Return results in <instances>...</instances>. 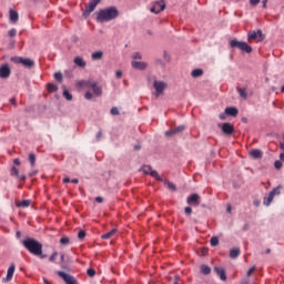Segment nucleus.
<instances>
[{
    "label": "nucleus",
    "instance_id": "nucleus-1",
    "mask_svg": "<svg viewBox=\"0 0 284 284\" xmlns=\"http://www.w3.org/2000/svg\"><path fill=\"white\" fill-rule=\"evenodd\" d=\"M78 88H81L82 90H92L91 91H87L84 94V98L87 99V101H92V99H94V97H101V94H103V89L101 88V85H99L98 81L94 80H81L79 82H77Z\"/></svg>",
    "mask_w": 284,
    "mask_h": 284
},
{
    "label": "nucleus",
    "instance_id": "nucleus-2",
    "mask_svg": "<svg viewBox=\"0 0 284 284\" xmlns=\"http://www.w3.org/2000/svg\"><path fill=\"white\" fill-rule=\"evenodd\" d=\"M114 19H119V9L116 7L100 9L97 12V21L99 23H108L114 21Z\"/></svg>",
    "mask_w": 284,
    "mask_h": 284
},
{
    "label": "nucleus",
    "instance_id": "nucleus-3",
    "mask_svg": "<svg viewBox=\"0 0 284 284\" xmlns=\"http://www.w3.org/2000/svg\"><path fill=\"white\" fill-rule=\"evenodd\" d=\"M22 245L30 254H33V256H41V254H43V244L32 237L23 240Z\"/></svg>",
    "mask_w": 284,
    "mask_h": 284
},
{
    "label": "nucleus",
    "instance_id": "nucleus-4",
    "mask_svg": "<svg viewBox=\"0 0 284 284\" xmlns=\"http://www.w3.org/2000/svg\"><path fill=\"white\" fill-rule=\"evenodd\" d=\"M230 45L232 48H237L242 52H246V54L252 53V47L247 44V42L239 41L236 38L230 41Z\"/></svg>",
    "mask_w": 284,
    "mask_h": 284
},
{
    "label": "nucleus",
    "instance_id": "nucleus-5",
    "mask_svg": "<svg viewBox=\"0 0 284 284\" xmlns=\"http://www.w3.org/2000/svg\"><path fill=\"white\" fill-rule=\"evenodd\" d=\"M278 194H281V186L273 189L270 192L268 196L264 197V201H263L264 205L266 207H270V205H272V201H274V196H278Z\"/></svg>",
    "mask_w": 284,
    "mask_h": 284
},
{
    "label": "nucleus",
    "instance_id": "nucleus-6",
    "mask_svg": "<svg viewBox=\"0 0 284 284\" xmlns=\"http://www.w3.org/2000/svg\"><path fill=\"white\" fill-rule=\"evenodd\" d=\"M153 88L155 90V95L161 97V94L165 92V88H168V83L164 81L154 80Z\"/></svg>",
    "mask_w": 284,
    "mask_h": 284
},
{
    "label": "nucleus",
    "instance_id": "nucleus-7",
    "mask_svg": "<svg viewBox=\"0 0 284 284\" xmlns=\"http://www.w3.org/2000/svg\"><path fill=\"white\" fill-rule=\"evenodd\" d=\"M263 39H265V36L263 34L262 30L248 31L247 33L248 41H263Z\"/></svg>",
    "mask_w": 284,
    "mask_h": 284
},
{
    "label": "nucleus",
    "instance_id": "nucleus-8",
    "mask_svg": "<svg viewBox=\"0 0 284 284\" xmlns=\"http://www.w3.org/2000/svg\"><path fill=\"white\" fill-rule=\"evenodd\" d=\"M58 276L64 281L65 284H78L77 278L74 276L67 274L63 271H58L57 272Z\"/></svg>",
    "mask_w": 284,
    "mask_h": 284
},
{
    "label": "nucleus",
    "instance_id": "nucleus-9",
    "mask_svg": "<svg viewBox=\"0 0 284 284\" xmlns=\"http://www.w3.org/2000/svg\"><path fill=\"white\" fill-rule=\"evenodd\" d=\"M99 3H101V0H91V1H89V3L85 7V10L83 12L84 17H89V14L91 12H94V10L97 9V6H99Z\"/></svg>",
    "mask_w": 284,
    "mask_h": 284
},
{
    "label": "nucleus",
    "instance_id": "nucleus-10",
    "mask_svg": "<svg viewBox=\"0 0 284 284\" xmlns=\"http://www.w3.org/2000/svg\"><path fill=\"white\" fill-rule=\"evenodd\" d=\"M10 74H12L10 64H8V63L1 64L0 65V79H10Z\"/></svg>",
    "mask_w": 284,
    "mask_h": 284
},
{
    "label": "nucleus",
    "instance_id": "nucleus-11",
    "mask_svg": "<svg viewBox=\"0 0 284 284\" xmlns=\"http://www.w3.org/2000/svg\"><path fill=\"white\" fill-rule=\"evenodd\" d=\"M186 203L187 205L199 207V205H201V196L197 193H193L186 199Z\"/></svg>",
    "mask_w": 284,
    "mask_h": 284
},
{
    "label": "nucleus",
    "instance_id": "nucleus-12",
    "mask_svg": "<svg viewBox=\"0 0 284 284\" xmlns=\"http://www.w3.org/2000/svg\"><path fill=\"white\" fill-rule=\"evenodd\" d=\"M165 10V0L156 1L153 7L151 8V12L154 14H159Z\"/></svg>",
    "mask_w": 284,
    "mask_h": 284
},
{
    "label": "nucleus",
    "instance_id": "nucleus-13",
    "mask_svg": "<svg viewBox=\"0 0 284 284\" xmlns=\"http://www.w3.org/2000/svg\"><path fill=\"white\" fill-rule=\"evenodd\" d=\"M184 131H185V125H179L175 129L165 131V136H176V134H181Z\"/></svg>",
    "mask_w": 284,
    "mask_h": 284
},
{
    "label": "nucleus",
    "instance_id": "nucleus-14",
    "mask_svg": "<svg viewBox=\"0 0 284 284\" xmlns=\"http://www.w3.org/2000/svg\"><path fill=\"white\" fill-rule=\"evenodd\" d=\"M222 132L226 134L227 136L234 134V125L230 122H225L222 124Z\"/></svg>",
    "mask_w": 284,
    "mask_h": 284
},
{
    "label": "nucleus",
    "instance_id": "nucleus-15",
    "mask_svg": "<svg viewBox=\"0 0 284 284\" xmlns=\"http://www.w3.org/2000/svg\"><path fill=\"white\" fill-rule=\"evenodd\" d=\"M14 270H16L14 264H11L7 271V276L2 280L3 283H10V281H12V276H14Z\"/></svg>",
    "mask_w": 284,
    "mask_h": 284
},
{
    "label": "nucleus",
    "instance_id": "nucleus-16",
    "mask_svg": "<svg viewBox=\"0 0 284 284\" xmlns=\"http://www.w3.org/2000/svg\"><path fill=\"white\" fill-rule=\"evenodd\" d=\"M215 274L221 278V281H227V275L225 274V268L221 266H215L214 268Z\"/></svg>",
    "mask_w": 284,
    "mask_h": 284
},
{
    "label": "nucleus",
    "instance_id": "nucleus-17",
    "mask_svg": "<svg viewBox=\"0 0 284 284\" xmlns=\"http://www.w3.org/2000/svg\"><path fill=\"white\" fill-rule=\"evenodd\" d=\"M131 65L132 68H134V70H145V68H148L146 62H140V61H132Z\"/></svg>",
    "mask_w": 284,
    "mask_h": 284
},
{
    "label": "nucleus",
    "instance_id": "nucleus-18",
    "mask_svg": "<svg viewBox=\"0 0 284 284\" xmlns=\"http://www.w3.org/2000/svg\"><path fill=\"white\" fill-rule=\"evenodd\" d=\"M225 114H226L227 116H237V114H239V109H236V108H234V106H227V108L225 109Z\"/></svg>",
    "mask_w": 284,
    "mask_h": 284
},
{
    "label": "nucleus",
    "instance_id": "nucleus-19",
    "mask_svg": "<svg viewBox=\"0 0 284 284\" xmlns=\"http://www.w3.org/2000/svg\"><path fill=\"white\" fill-rule=\"evenodd\" d=\"M9 19H10L11 23H17V21H19V13L11 9L9 11Z\"/></svg>",
    "mask_w": 284,
    "mask_h": 284
},
{
    "label": "nucleus",
    "instance_id": "nucleus-20",
    "mask_svg": "<svg viewBox=\"0 0 284 284\" xmlns=\"http://www.w3.org/2000/svg\"><path fill=\"white\" fill-rule=\"evenodd\" d=\"M22 65L24 68H34V61L30 58H22Z\"/></svg>",
    "mask_w": 284,
    "mask_h": 284
},
{
    "label": "nucleus",
    "instance_id": "nucleus-21",
    "mask_svg": "<svg viewBox=\"0 0 284 284\" xmlns=\"http://www.w3.org/2000/svg\"><path fill=\"white\" fill-rule=\"evenodd\" d=\"M252 159H263V152L258 149H254L250 152Z\"/></svg>",
    "mask_w": 284,
    "mask_h": 284
},
{
    "label": "nucleus",
    "instance_id": "nucleus-22",
    "mask_svg": "<svg viewBox=\"0 0 284 284\" xmlns=\"http://www.w3.org/2000/svg\"><path fill=\"white\" fill-rule=\"evenodd\" d=\"M73 63H75L78 68H85L87 65L85 60H83L81 57H75Z\"/></svg>",
    "mask_w": 284,
    "mask_h": 284
},
{
    "label": "nucleus",
    "instance_id": "nucleus-23",
    "mask_svg": "<svg viewBox=\"0 0 284 284\" xmlns=\"http://www.w3.org/2000/svg\"><path fill=\"white\" fill-rule=\"evenodd\" d=\"M93 61H101L103 59V51H95L91 54Z\"/></svg>",
    "mask_w": 284,
    "mask_h": 284
},
{
    "label": "nucleus",
    "instance_id": "nucleus-24",
    "mask_svg": "<svg viewBox=\"0 0 284 284\" xmlns=\"http://www.w3.org/2000/svg\"><path fill=\"white\" fill-rule=\"evenodd\" d=\"M240 255H241V248H239V247L232 248L230 251V257L231 258H239Z\"/></svg>",
    "mask_w": 284,
    "mask_h": 284
},
{
    "label": "nucleus",
    "instance_id": "nucleus-25",
    "mask_svg": "<svg viewBox=\"0 0 284 284\" xmlns=\"http://www.w3.org/2000/svg\"><path fill=\"white\" fill-rule=\"evenodd\" d=\"M200 270H201V274H204V276H207V274L212 273V268L205 264H202Z\"/></svg>",
    "mask_w": 284,
    "mask_h": 284
},
{
    "label": "nucleus",
    "instance_id": "nucleus-26",
    "mask_svg": "<svg viewBox=\"0 0 284 284\" xmlns=\"http://www.w3.org/2000/svg\"><path fill=\"white\" fill-rule=\"evenodd\" d=\"M191 77L193 79H199V77H203V69H195L191 72Z\"/></svg>",
    "mask_w": 284,
    "mask_h": 284
},
{
    "label": "nucleus",
    "instance_id": "nucleus-27",
    "mask_svg": "<svg viewBox=\"0 0 284 284\" xmlns=\"http://www.w3.org/2000/svg\"><path fill=\"white\" fill-rule=\"evenodd\" d=\"M164 185H166V187L171 190V192H176V185L173 182L165 180Z\"/></svg>",
    "mask_w": 284,
    "mask_h": 284
},
{
    "label": "nucleus",
    "instance_id": "nucleus-28",
    "mask_svg": "<svg viewBox=\"0 0 284 284\" xmlns=\"http://www.w3.org/2000/svg\"><path fill=\"white\" fill-rule=\"evenodd\" d=\"M114 234H116V229H113V230L109 231L108 233L101 235V239H104V240L112 239V236H114Z\"/></svg>",
    "mask_w": 284,
    "mask_h": 284
},
{
    "label": "nucleus",
    "instance_id": "nucleus-29",
    "mask_svg": "<svg viewBox=\"0 0 284 284\" xmlns=\"http://www.w3.org/2000/svg\"><path fill=\"white\" fill-rule=\"evenodd\" d=\"M30 203H32L30 200H23L17 203V207H30Z\"/></svg>",
    "mask_w": 284,
    "mask_h": 284
},
{
    "label": "nucleus",
    "instance_id": "nucleus-30",
    "mask_svg": "<svg viewBox=\"0 0 284 284\" xmlns=\"http://www.w3.org/2000/svg\"><path fill=\"white\" fill-rule=\"evenodd\" d=\"M237 92L242 99H247V89L237 88Z\"/></svg>",
    "mask_w": 284,
    "mask_h": 284
},
{
    "label": "nucleus",
    "instance_id": "nucleus-31",
    "mask_svg": "<svg viewBox=\"0 0 284 284\" xmlns=\"http://www.w3.org/2000/svg\"><path fill=\"white\" fill-rule=\"evenodd\" d=\"M150 176H152L156 181H163V178H161V175H159V172H156L154 170L151 171Z\"/></svg>",
    "mask_w": 284,
    "mask_h": 284
},
{
    "label": "nucleus",
    "instance_id": "nucleus-32",
    "mask_svg": "<svg viewBox=\"0 0 284 284\" xmlns=\"http://www.w3.org/2000/svg\"><path fill=\"white\" fill-rule=\"evenodd\" d=\"M59 90V87L54 83H49L48 84V91L49 92H57Z\"/></svg>",
    "mask_w": 284,
    "mask_h": 284
},
{
    "label": "nucleus",
    "instance_id": "nucleus-33",
    "mask_svg": "<svg viewBox=\"0 0 284 284\" xmlns=\"http://www.w3.org/2000/svg\"><path fill=\"white\" fill-rule=\"evenodd\" d=\"M10 61L12 62V63H17V64H19V63H23V58H21V57H12L11 59H10Z\"/></svg>",
    "mask_w": 284,
    "mask_h": 284
},
{
    "label": "nucleus",
    "instance_id": "nucleus-34",
    "mask_svg": "<svg viewBox=\"0 0 284 284\" xmlns=\"http://www.w3.org/2000/svg\"><path fill=\"white\" fill-rule=\"evenodd\" d=\"M53 77H54L55 81H59V83L63 82V73L55 72Z\"/></svg>",
    "mask_w": 284,
    "mask_h": 284
},
{
    "label": "nucleus",
    "instance_id": "nucleus-35",
    "mask_svg": "<svg viewBox=\"0 0 284 284\" xmlns=\"http://www.w3.org/2000/svg\"><path fill=\"white\" fill-rule=\"evenodd\" d=\"M142 172H143L144 174H151V172H152V166H151V165H143V166H142Z\"/></svg>",
    "mask_w": 284,
    "mask_h": 284
},
{
    "label": "nucleus",
    "instance_id": "nucleus-36",
    "mask_svg": "<svg viewBox=\"0 0 284 284\" xmlns=\"http://www.w3.org/2000/svg\"><path fill=\"white\" fill-rule=\"evenodd\" d=\"M63 97H64V99H67V101H72V95H71L70 91H68V89L63 90Z\"/></svg>",
    "mask_w": 284,
    "mask_h": 284
},
{
    "label": "nucleus",
    "instance_id": "nucleus-37",
    "mask_svg": "<svg viewBox=\"0 0 284 284\" xmlns=\"http://www.w3.org/2000/svg\"><path fill=\"white\" fill-rule=\"evenodd\" d=\"M210 243L212 247H216V245H219V239L216 236H213L211 237Z\"/></svg>",
    "mask_w": 284,
    "mask_h": 284
},
{
    "label": "nucleus",
    "instance_id": "nucleus-38",
    "mask_svg": "<svg viewBox=\"0 0 284 284\" xmlns=\"http://www.w3.org/2000/svg\"><path fill=\"white\" fill-rule=\"evenodd\" d=\"M29 162L31 163V165H34V163H37V155H34V153H31L29 155Z\"/></svg>",
    "mask_w": 284,
    "mask_h": 284
},
{
    "label": "nucleus",
    "instance_id": "nucleus-39",
    "mask_svg": "<svg viewBox=\"0 0 284 284\" xmlns=\"http://www.w3.org/2000/svg\"><path fill=\"white\" fill-rule=\"evenodd\" d=\"M274 168L275 170H281L283 168V162H281V160H276L274 162Z\"/></svg>",
    "mask_w": 284,
    "mask_h": 284
},
{
    "label": "nucleus",
    "instance_id": "nucleus-40",
    "mask_svg": "<svg viewBox=\"0 0 284 284\" xmlns=\"http://www.w3.org/2000/svg\"><path fill=\"white\" fill-rule=\"evenodd\" d=\"M110 112H111L112 116H119V114H120L119 108H116V106H113Z\"/></svg>",
    "mask_w": 284,
    "mask_h": 284
},
{
    "label": "nucleus",
    "instance_id": "nucleus-41",
    "mask_svg": "<svg viewBox=\"0 0 284 284\" xmlns=\"http://www.w3.org/2000/svg\"><path fill=\"white\" fill-rule=\"evenodd\" d=\"M132 59L141 61V59H143V55L141 54V52H135L132 54Z\"/></svg>",
    "mask_w": 284,
    "mask_h": 284
},
{
    "label": "nucleus",
    "instance_id": "nucleus-42",
    "mask_svg": "<svg viewBox=\"0 0 284 284\" xmlns=\"http://www.w3.org/2000/svg\"><path fill=\"white\" fill-rule=\"evenodd\" d=\"M61 245H70V239L69 237H62L60 240Z\"/></svg>",
    "mask_w": 284,
    "mask_h": 284
},
{
    "label": "nucleus",
    "instance_id": "nucleus-43",
    "mask_svg": "<svg viewBox=\"0 0 284 284\" xmlns=\"http://www.w3.org/2000/svg\"><path fill=\"white\" fill-rule=\"evenodd\" d=\"M163 59H164V61H165L166 63H170L171 58H170V53H169L168 51H164V52H163Z\"/></svg>",
    "mask_w": 284,
    "mask_h": 284
},
{
    "label": "nucleus",
    "instance_id": "nucleus-44",
    "mask_svg": "<svg viewBox=\"0 0 284 284\" xmlns=\"http://www.w3.org/2000/svg\"><path fill=\"white\" fill-rule=\"evenodd\" d=\"M87 274L88 276L92 277L97 275V271H94L93 268H88Z\"/></svg>",
    "mask_w": 284,
    "mask_h": 284
},
{
    "label": "nucleus",
    "instance_id": "nucleus-45",
    "mask_svg": "<svg viewBox=\"0 0 284 284\" xmlns=\"http://www.w3.org/2000/svg\"><path fill=\"white\" fill-rule=\"evenodd\" d=\"M57 256H59V253L54 252L50 257H49V261L51 263H54V261H57Z\"/></svg>",
    "mask_w": 284,
    "mask_h": 284
},
{
    "label": "nucleus",
    "instance_id": "nucleus-46",
    "mask_svg": "<svg viewBox=\"0 0 284 284\" xmlns=\"http://www.w3.org/2000/svg\"><path fill=\"white\" fill-rule=\"evenodd\" d=\"M255 270H256V266H252V267L247 271V273H246L247 278H250L251 274H254Z\"/></svg>",
    "mask_w": 284,
    "mask_h": 284
},
{
    "label": "nucleus",
    "instance_id": "nucleus-47",
    "mask_svg": "<svg viewBox=\"0 0 284 284\" xmlns=\"http://www.w3.org/2000/svg\"><path fill=\"white\" fill-rule=\"evenodd\" d=\"M78 239H80V241H83V239H85V231H80L78 233Z\"/></svg>",
    "mask_w": 284,
    "mask_h": 284
},
{
    "label": "nucleus",
    "instance_id": "nucleus-48",
    "mask_svg": "<svg viewBox=\"0 0 284 284\" xmlns=\"http://www.w3.org/2000/svg\"><path fill=\"white\" fill-rule=\"evenodd\" d=\"M260 3H261V0H250V6H253V8H255V6Z\"/></svg>",
    "mask_w": 284,
    "mask_h": 284
},
{
    "label": "nucleus",
    "instance_id": "nucleus-49",
    "mask_svg": "<svg viewBox=\"0 0 284 284\" xmlns=\"http://www.w3.org/2000/svg\"><path fill=\"white\" fill-rule=\"evenodd\" d=\"M184 212H185L186 216H190V215L192 214V207L186 206V207L184 209Z\"/></svg>",
    "mask_w": 284,
    "mask_h": 284
},
{
    "label": "nucleus",
    "instance_id": "nucleus-50",
    "mask_svg": "<svg viewBox=\"0 0 284 284\" xmlns=\"http://www.w3.org/2000/svg\"><path fill=\"white\" fill-rule=\"evenodd\" d=\"M11 172L14 174V176L19 178V169H17V166H13Z\"/></svg>",
    "mask_w": 284,
    "mask_h": 284
},
{
    "label": "nucleus",
    "instance_id": "nucleus-51",
    "mask_svg": "<svg viewBox=\"0 0 284 284\" xmlns=\"http://www.w3.org/2000/svg\"><path fill=\"white\" fill-rule=\"evenodd\" d=\"M9 37H16L17 36V29H11L8 32Z\"/></svg>",
    "mask_w": 284,
    "mask_h": 284
},
{
    "label": "nucleus",
    "instance_id": "nucleus-52",
    "mask_svg": "<svg viewBox=\"0 0 284 284\" xmlns=\"http://www.w3.org/2000/svg\"><path fill=\"white\" fill-rule=\"evenodd\" d=\"M219 116H220L221 121H225L227 113H225V111H224V113H220Z\"/></svg>",
    "mask_w": 284,
    "mask_h": 284
},
{
    "label": "nucleus",
    "instance_id": "nucleus-53",
    "mask_svg": "<svg viewBox=\"0 0 284 284\" xmlns=\"http://www.w3.org/2000/svg\"><path fill=\"white\" fill-rule=\"evenodd\" d=\"M103 136V133L99 131L95 135L97 141H101V138Z\"/></svg>",
    "mask_w": 284,
    "mask_h": 284
},
{
    "label": "nucleus",
    "instance_id": "nucleus-54",
    "mask_svg": "<svg viewBox=\"0 0 284 284\" xmlns=\"http://www.w3.org/2000/svg\"><path fill=\"white\" fill-rule=\"evenodd\" d=\"M115 77H116L118 79H121V77H123V72H122V71H116V72H115Z\"/></svg>",
    "mask_w": 284,
    "mask_h": 284
},
{
    "label": "nucleus",
    "instance_id": "nucleus-55",
    "mask_svg": "<svg viewBox=\"0 0 284 284\" xmlns=\"http://www.w3.org/2000/svg\"><path fill=\"white\" fill-rule=\"evenodd\" d=\"M241 284H250V277L242 280Z\"/></svg>",
    "mask_w": 284,
    "mask_h": 284
},
{
    "label": "nucleus",
    "instance_id": "nucleus-56",
    "mask_svg": "<svg viewBox=\"0 0 284 284\" xmlns=\"http://www.w3.org/2000/svg\"><path fill=\"white\" fill-rule=\"evenodd\" d=\"M156 64H158V65H162V68L165 67V63H163V60H156Z\"/></svg>",
    "mask_w": 284,
    "mask_h": 284
},
{
    "label": "nucleus",
    "instance_id": "nucleus-57",
    "mask_svg": "<svg viewBox=\"0 0 284 284\" xmlns=\"http://www.w3.org/2000/svg\"><path fill=\"white\" fill-rule=\"evenodd\" d=\"M95 201H97V203H103V197L98 196V197H95Z\"/></svg>",
    "mask_w": 284,
    "mask_h": 284
},
{
    "label": "nucleus",
    "instance_id": "nucleus-58",
    "mask_svg": "<svg viewBox=\"0 0 284 284\" xmlns=\"http://www.w3.org/2000/svg\"><path fill=\"white\" fill-rule=\"evenodd\" d=\"M267 1L268 0H262V7L265 9V8H267Z\"/></svg>",
    "mask_w": 284,
    "mask_h": 284
},
{
    "label": "nucleus",
    "instance_id": "nucleus-59",
    "mask_svg": "<svg viewBox=\"0 0 284 284\" xmlns=\"http://www.w3.org/2000/svg\"><path fill=\"white\" fill-rule=\"evenodd\" d=\"M13 163H14L16 165H21V161H20L19 159H14V160H13Z\"/></svg>",
    "mask_w": 284,
    "mask_h": 284
},
{
    "label": "nucleus",
    "instance_id": "nucleus-60",
    "mask_svg": "<svg viewBox=\"0 0 284 284\" xmlns=\"http://www.w3.org/2000/svg\"><path fill=\"white\" fill-rule=\"evenodd\" d=\"M63 183H70V178H64Z\"/></svg>",
    "mask_w": 284,
    "mask_h": 284
},
{
    "label": "nucleus",
    "instance_id": "nucleus-61",
    "mask_svg": "<svg viewBox=\"0 0 284 284\" xmlns=\"http://www.w3.org/2000/svg\"><path fill=\"white\" fill-rule=\"evenodd\" d=\"M20 181H26V175H19Z\"/></svg>",
    "mask_w": 284,
    "mask_h": 284
},
{
    "label": "nucleus",
    "instance_id": "nucleus-62",
    "mask_svg": "<svg viewBox=\"0 0 284 284\" xmlns=\"http://www.w3.org/2000/svg\"><path fill=\"white\" fill-rule=\"evenodd\" d=\"M280 160H281V161H284V153H281V154H280Z\"/></svg>",
    "mask_w": 284,
    "mask_h": 284
},
{
    "label": "nucleus",
    "instance_id": "nucleus-63",
    "mask_svg": "<svg viewBox=\"0 0 284 284\" xmlns=\"http://www.w3.org/2000/svg\"><path fill=\"white\" fill-rule=\"evenodd\" d=\"M71 183H79V179L71 180Z\"/></svg>",
    "mask_w": 284,
    "mask_h": 284
},
{
    "label": "nucleus",
    "instance_id": "nucleus-64",
    "mask_svg": "<svg viewBox=\"0 0 284 284\" xmlns=\"http://www.w3.org/2000/svg\"><path fill=\"white\" fill-rule=\"evenodd\" d=\"M226 212H232V206L231 205L227 206Z\"/></svg>",
    "mask_w": 284,
    "mask_h": 284
}]
</instances>
